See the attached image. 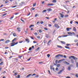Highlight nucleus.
Masks as SVG:
<instances>
[{"mask_svg": "<svg viewBox=\"0 0 78 78\" xmlns=\"http://www.w3.org/2000/svg\"><path fill=\"white\" fill-rule=\"evenodd\" d=\"M63 63H64V64H66V65H69V64H70V63L67 62L66 61H64Z\"/></svg>", "mask_w": 78, "mask_h": 78, "instance_id": "9", "label": "nucleus"}, {"mask_svg": "<svg viewBox=\"0 0 78 78\" xmlns=\"http://www.w3.org/2000/svg\"><path fill=\"white\" fill-rule=\"evenodd\" d=\"M8 2H9L8 1V0H6L5 2V3H8Z\"/></svg>", "mask_w": 78, "mask_h": 78, "instance_id": "40", "label": "nucleus"}, {"mask_svg": "<svg viewBox=\"0 0 78 78\" xmlns=\"http://www.w3.org/2000/svg\"><path fill=\"white\" fill-rule=\"evenodd\" d=\"M67 33L68 34H69V35H72L73 34L74 35H75V33H74V32H68Z\"/></svg>", "mask_w": 78, "mask_h": 78, "instance_id": "5", "label": "nucleus"}, {"mask_svg": "<svg viewBox=\"0 0 78 78\" xmlns=\"http://www.w3.org/2000/svg\"><path fill=\"white\" fill-rule=\"evenodd\" d=\"M3 64V62H1L0 63V66H2V64Z\"/></svg>", "mask_w": 78, "mask_h": 78, "instance_id": "36", "label": "nucleus"}, {"mask_svg": "<svg viewBox=\"0 0 78 78\" xmlns=\"http://www.w3.org/2000/svg\"><path fill=\"white\" fill-rule=\"evenodd\" d=\"M34 25H31L29 27V28H31V27H34Z\"/></svg>", "mask_w": 78, "mask_h": 78, "instance_id": "25", "label": "nucleus"}, {"mask_svg": "<svg viewBox=\"0 0 78 78\" xmlns=\"http://www.w3.org/2000/svg\"><path fill=\"white\" fill-rule=\"evenodd\" d=\"M47 12V10H44L42 11V12Z\"/></svg>", "mask_w": 78, "mask_h": 78, "instance_id": "31", "label": "nucleus"}, {"mask_svg": "<svg viewBox=\"0 0 78 78\" xmlns=\"http://www.w3.org/2000/svg\"><path fill=\"white\" fill-rule=\"evenodd\" d=\"M17 30H18V32L20 31V27L17 28Z\"/></svg>", "mask_w": 78, "mask_h": 78, "instance_id": "17", "label": "nucleus"}, {"mask_svg": "<svg viewBox=\"0 0 78 78\" xmlns=\"http://www.w3.org/2000/svg\"><path fill=\"white\" fill-rule=\"evenodd\" d=\"M60 66H61V65H60V64H58L57 65V67H60Z\"/></svg>", "mask_w": 78, "mask_h": 78, "instance_id": "24", "label": "nucleus"}, {"mask_svg": "<svg viewBox=\"0 0 78 78\" xmlns=\"http://www.w3.org/2000/svg\"><path fill=\"white\" fill-rule=\"evenodd\" d=\"M40 23H41V24H43V23H44V21H41L40 22Z\"/></svg>", "mask_w": 78, "mask_h": 78, "instance_id": "37", "label": "nucleus"}, {"mask_svg": "<svg viewBox=\"0 0 78 78\" xmlns=\"http://www.w3.org/2000/svg\"><path fill=\"white\" fill-rule=\"evenodd\" d=\"M43 62H39V64H43Z\"/></svg>", "mask_w": 78, "mask_h": 78, "instance_id": "46", "label": "nucleus"}, {"mask_svg": "<svg viewBox=\"0 0 78 78\" xmlns=\"http://www.w3.org/2000/svg\"><path fill=\"white\" fill-rule=\"evenodd\" d=\"M39 33H42V30H39Z\"/></svg>", "mask_w": 78, "mask_h": 78, "instance_id": "41", "label": "nucleus"}, {"mask_svg": "<svg viewBox=\"0 0 78 78\" xmlns=\"http://www.w3.org/2000/svg\"><path fill=\"white\" fill-rule=\"evenodd\" d=\"M36 75V73H34L32 75V76H34V75Z\"/></svg>", "mask_w": 78, "mask_h": 78, "instance_id": "57", "label": "nucleus"}, {"mask_svg": "<svg viewBox=\"0 0 78 78\" xmlns=\"http://www.w3.org/2000/svg\"><path fill=\"white\" fill-rule=\"evenodd\" d=\"M31 49H32V48H30L29 49V50L30 51V50H31Z\"/></svg>", "mask_w": 78, "mask_h": 78, "instance_id": "50", "label": "nucleus"}, {"mask_svg": "<svg viewBox=\"0 0 78 78\" xmlns=\"http://www.w3.org/2000/svg\"><path fill=\"white\" fill-rule=\"evenodd\" d=\"M59 56H60V57H62L63 56V55L61 54H59L55 56V57L56 58H57V57H59Z\"/></svg>", "mask_w": 78, "mask_h": 78, "instance_id": "6", "label": "nucleus"}, {"mask_svg": "<svg viewBox=\"0 0 78 78\" xmlns=\"http://www.w3.org/2000/svg\"><path fill=\"white\" fill-rule=\"evenodd\" d=\"M62 71H64V69H62V70H60L58 73H62Z\"/></svg>", "mask_w": 78, "mask_h": 78, "instance_id": "19", "label": "nucleus"}, {"mask_svg": "<svg viewBox=\"0 0 78 78\" xmlns=\"http://www.w3.org/2000/svg\"><path fill=\"white\" fill-rule=\"evenodd\" d=\"M17 76H18V78H20V75H18Z\"/></svg>", "mask_w": 78, "mask_h": 78, "instance_id": "63", "label": "nucleus"}, {"mask_svg": "<svg viewBox=\"0 0 78 78\" xmlns=\"http://www.w3.org/2000/svg\"><path fill=\"white\" fill-rule=\"evenodd\" d=\"M23 41H20L19 42V43H22Z\"/></svg>", "mask_w": 78, "mask_h": 78, "instance_id": "58", "label": "nucleus"}, {"mask_svg": "<svg viewBox=\"0 0 78 78\" xmlns=\"http://www.w3.org/2000/svg\"><path fill=\"white\" fill-rule=\"evenodd\" d=\"M31 75H32V74H30L29 75H27V78H28V77H30Z\"/></svg>", "mask_w": 78, "mask_h": 78, "instance_id": "14", "label": "nucleus"}, {"mask_svg": "<svg viewBox=\"0 0 78 78\" xmlns=\"http://www.w3.org/2000/svg\"><path fill=\"white\" fill-rule=\"evenodd\" d=\"M66 78H70V77L69 76H68L66 77Z\"/></svg>", "mask_w": 78, "mask_h": 78, "instance_id": "64", "label": "nucleus"}, {"mask_svg": "<svg viewBox=\"0 0 78 78\" xmlns=\"http://www.w3.org/2000/svg\"><path fill=\"white\" fill-rule=\"evenodd\" d=\"M61 42L62 43V44H66V42L65 41H61Z\"/></svg>", "mask_w": 78, "mask_h": 78, "instance_id": "15", "label": "nucleus"}, {"mask_svg": "<svg viewBox=\"0 0 78 78\" xmlns=\"http://www.w3.org/2000/svg\"><path fill=\"white\" fill-rule=\"evenodd\" d=\"M3 5H1V6H0V8H2V7H3Z\"/></svg>", "mask_w": 78, "mask_h": 78, "instance_id": "45", "label": "nucleus"}, {"mask_svg": "<svg viewBox=\"0 0 78 78\" xmlns=\"http://www.w3.org/2000/svg\"><path fill=\"white\" fill-rule=\"evenodd\" d=\"M69 17V15H65V17Z\"/></svg>", "mask_w": 78, "mask_h": 78, "instance_id": "44", "label": "nucleus"}, {"mask_svg": "<svg viewBox=\"0 0 78 78\" xmlns=\"http://www.w3.org/2000/svg\"><path fill=\"white\" fill-rule=\"evenodd\" d=\"M31 58H29L27 59V61H30V59H31Z\"/></svg>", "mask_w": 78, "mask_h": 78, "instance_id": "59", "label": "nucleus"}, {"mask_svg": "<svg viewBox=\"0 0 78 78\" xmlns=\"http://www.w3.org/2000/svg\"><path fill=\"white\" fill-rule=\"evenodd\" d=\"M54 26L55 27L57 28H59L60 27L59 26L56 24H54Z\"/></svg>", "mask_w": 78, "mask_h": 78, "instance_id": "8", "label": "nucleus"}, {"mask_svg": "<svg viewBox=\"0 0 78 78\" xmlns=\"http://www.w3.org/2000/svg\"><path fill=\"white\" fill-rule=\"evenodd\" d=\"M35 77H36V78H38V77H39V75H37L36 76H35Z\"/></svg>", "mask_w": 78, "mask_h": 78, "instance_id": "49", "label": "nucleus"}, {"mask_svg": "<svg viewBox=\"0 0 78 78\" xmlns=\"http://www.w3.org/2000/svg\"><path fill=\"white\" fill-rule=\"evenodd\" d=\"M66 30L67 31H70V28L69 27H67L66 29Z\"/></svg>", "mask_w": 78, "mask_h": 78, "instance_id": "13", "label": "nucleus"}, {"mask_svg": "<svg viewBox=\"0 0 78 78\" xmlns=\"http://www.w3.org/2000/svg\"><path fill=\"white\" fill-rule=\"evenodd\" d=\"M71 69V68H70V66H69V67L68 68V70H70Z\"/></svg>", "mask_w": 78, "mask_h": 78, "instance_id": "23", "label": "nucleus"}, {"mask_svg": "<svg viewBox=\"0 0 78 78\" xmlns=\"http://www.w3.org/2000/svg\"><path fill=\"white\" fill-rule=\"evenodd\" d=\"M39 16V14H36L35 15V17H37V16Z\"/></svg>", "mask_w": 78, "mask_h": 78, "instance_id": "32", "label": "nucleus"}, {"mask_svg": "<svg viewBox=\"0 0 78 78\" xmlns=\"http://www.w3.org/2000/svg\"><path fill=\"white\" fill-rule=\"evenodd\" d=\"M47 56L48 58H49L50 57V54H48Z\"/></svg>", "mask_w": 78, "mask_h": 78, "instance_id": "43", "label": "nucleus"}, {"mask_svg": "<svg viewBox=\"0 0 78 78\" xmlns=\"http://www.w3.org/2000/svg\"><path fill=\"white\" fill-rule=\"evenodd\" d=\"M37 39H40V38H41V37H40V36H37Z\"/></svg>", "mask_w": 78, "mask_h": 78, "instance_id": "52", "label": "nucleus"}, {"mask_svg": "<svg viewBox=\"0 0 78 78\" xmlns=\"http://www.w3.org/2000/svg\"><path fill=\"white\" fill-rule=\"evenodd\" d=\"M34 35H37V32H35V33H34Z\"/></svg>", "mask_w": 78, "mask_h": 78, "instance_id": "55", "label": "nucleus"}, {"mask_svg": "<svg viewBox=\"0 0 78 78\" xmlns=\"http://www.w3.org/2000/svg\"><path fill=\"white\" fill-rule=\"evenodd\" d=\"M7 14V13H4V14L3 15V16H6Z\"/></svg>", "mask_w": 78, "mask_h": 78, "instance_id": "48", "label": "nucleus"}, {"mask_svg": "<svg viewBox=\"0 0 78 78\" xmlns=\"http://www.w3.org/2000/svg\"><path fill=\"white\" fill-rule=\"evenodd\" d=\"M57 47L58 48H62V47L61 46H60L57 45Z\"/></svg>", "mask_w": 78, "mask_h": 78, "instance_id": "22", "label": "nucleus"}, {"mask_svg": "<svg viewBox=\"0 0 78 78\" xmlns=\"http://www.w3.org/2000/svg\"><path fill=\"white\" fill-rule=\"evenodd\" d=\"M16 39H17V38H15L12 41V43L11 44V46L10 47H12L13 46H14V45H17V44H18V42H16V43L15 42H13L14 41H16Z\"/></svg>", "mask_w": 78, "mask_h": 78, "instance_id": "2", "label": "nucleus"}, {"mask_svg": "<svg viewBox=\"0 0 78 78\" xmlns=\"http://www.w3.org/2000/svg\"><path fill=\"white\" fill-rule=\"evenodd\" d=\"M36 5V3H34L33 5V7H34V6H35Z\"/></svg>", "mask_w": 78, "mask_h": 78, "instance_id": "33", "label": "nucleus"}, {"mask_svg": "<svg viewBox=\"0 0 78 78\" xmlns=\"http://www.w3.org/2000/svg\"><path fill=\"white\" fill-rule=\"evenodd\" d=\"M52 9L51 8H48L47 9V11L48 12L50 11H51Z\"/></svg>", "mask_w": 78, "mask_h": 78, "instance_id": "10", "label": "nucleus"}, {"mask_svg": "<svg viewBox=\"0 0 78 78\" xmlns=\"http://www.w3.org/2000/svg\"><path fill=\"white\" fill-rule=\"evenodd\" d=\"M60 15H61V17H62V18H63V17H64V15L63 14H60Z\"/></svg>", "mask_w": 78, "mask_h": 78, "instance_id": "28", "label": "nucleus"}, {"mask_svg": "<svg viewBox=\"0 0 78 78\" xmlns=\"http://www.w3.org/2000/svg\"><path fill=\"white\" fill-rule=\"evenodd\" d=\"M4 41V39H2L0 40V41Z\"/></svg>", "mask_w": 78, "mask_h": 78, "instance_id": "61", "label": "nucleus"}, {"mask_svg": "<svg viewBox=\"0 0 78 78\" xmlns=\"http://www.w3.org/2000/svg\"><path fill=\"white\" fill-rule=\"evenodd\" d=\"M51 41V40H50L48 42L47 44H49V43H50V42Z\"/></svg>", "mask_w": 78, "mask_h": 78, "instance_id": "30", "label": "nucleus"}, {"mask_svg": "<svg viewBox=\"0 0 78 78\" xmlns=\"http://www.w3.org/2000/svg\"><path fill=\"white\" fill-rule=\"evenodd\" d=\"M66 45H67V46H65V47L66 48H67V49H70V48L69 47H68V46H69V45H70V44H66Z\"/></svg>", "mask_w": 78, "mask_h": 78, "instance_id": "4", "label": "nucleus"}, {"mask_svg": "<svg viewBox=\"0 0 78 78\" xmlns=\"http://www.w3.org/2000/svg\"><path fill=\"white\" fill-rule=\"evenodd\" d=\"M25 40L28 43H29V42H30V41H29V39H26Z\"/></svg>", "mask_w": 78, "mask_h": 78, "instance_id": "18", "label": "nucleus"}, {"mask_svg": "<svg viewBox=\"0 0 78 78\" xmlns=\"http://www.w3.org/2000/svg\"><path fill=\"white\" fill-rule=\"evenodd\" d=\"M44 29L45 30H46V31H47V30H48V29H47V27L44 28Z\"/></svg>", "mask_w": 78, "mask_h": 78, "instance_id": "35", "label": "nucleus"}, {"mask_svg": "<svg viewBox=\"0 0 78 78\" xmlns=\"http://www.w3.org/2000/svg\"><path fill=\"white\" fill-rule=\"evenodd\" d=\"M73 31L76 32V28L75 27H74L73 28Z\"/></svg>", "mask_w": 78, "mask_h": 78, "instance_id": "12", "label": "nucleus"}, {"mask_svg": "<svg viewBox=\"0 0 78 78\" xmlns=\"http://www.w3.org/2000/svg\"><path fill=\"white\" fill-rule=\"evenodd\" d=\"M64 60H65L64 59L60 60L58 61V63H60V62H61V61H64Z\"/></svg>", "mask_w": 78, "mask_h": 78, "instance_id": "16", "label": "nucleus"}, {"mask_svg": "<svg viewBox=\"0 0 78 78\" xmlns=\"http://www.w3.org/2000/svg\"><path fill=\"white\" fill-rule=\"evenodd\" d=\"M76 76L77 77V78H78V74H76Z\"/></svg>", "mask_w": 78, "mask_h": 78, "instance_id": "42", "label": "nucleus"}, {"mask_svg": "<svg viewBox=\"0 0 78 78\" xmlns=\"http://www.w3.org/2000/svg\"><path fill=\"white\" fill-rule=\"evenodd\" d=\"M13 35L14 36H17V34H13Z\"/></svg>", "mask_w": 78, "mask_h": 78, "instance_id": "34", "label": "nucleus"}, {"mask_svg": "<svg viewBox=\"0 0 78 78\" xmlns=\"http://www.w3.org/2000/svg\"><path fill=\"white\" fill-rule=\"evenodd\" d=\"M58 70V68H55V70L57 71V70Z\"/></svg>", "mask_w": 78, "mask_h": 78, "instance_id": "62", "label": "nucleus"}, {"mask_svg": "<svg viewBox=\"0 0 78 78\" xmlns=\"http://www.w3.org/2000/svg\"><path fill=\"white\" fill-rule=\"evenodd\" d=\"M46 19H49L50 18L49 17H46Z\"/></svg>", "mask_w": 78, "mask_h": 78, "instance_id": "60", "label": "nucleus"}, {"mask_svg": "<svg viewBox=\"0 0 78 78\" xmlns=\"http://www.w3.org/2000/svg\"><path fill=\"white\" fill-rule=\"evenodd\" d=\"M78 40H74V42H78Z\"/></svg>", "mask_w": 78, "mask_h": 78, "instance_id": "38", "label": "nucleus"}, {"mask_svg": "<svg viewBox=\"0 0 78 78\" xmlns=\"http://www.w3.org/2000/svg\"><path fill=\"white\" fill-rule=\"evenodd\" d=\"M17 5H15L14 6H13L12 7V8H16V7H17Z\"/></svg>", "mask_w": 78, "mask_h": 78, "instance_id": "47", "label": "nucleus"}, {"mask_svg": "<svg viewBox=\"0 0 78 78\" xmlns=\"http://www.w3.org/2000/svg\"><path fill=\"white\" fill-rule=\"evenodd\" d=\"M73 58V59H77V58H76L74 56L71 55L69 57V59H71V58Z\"/></svg>", "mask_w": 78, "mask_h": 78, "instance_id": "3", "label": "nucleus"}, {"mask_svg": "<svg viewBox=\"0 0 78 78\" xmlns=\"http://www.w3.org/2000/svg\"><path fill=\"white\" fill-rule=\"evenodd\" d=\"M71 62H72V63H74V60H73V59H71Z\"/></svg>", "mask_w": 78, "mask_h": 78, "instance_id": "20", "label": "nucleus"}, {"mask_svg": "<svg viewBox=\"0 0 78 78\" xmlns=\"http://www.w3.org/2000/svg\"><path fill=\"white\" fill-rule=\"evenodd\" d=\"M20 20H21V21H22V22H24V20H22V19H20Z\"/></svg>", "mask_w": 78, "mask_h": 78, "instance_id": "53", "label": "nucleus"}, {"mask_svg": "<svg viewBox=\"0 0 78 78\" xmlns=\"http://www.w3.org/2000/svg\"><path fill=\"white\" fill-rule=\"evenodd\" d=\"M14 16L13 15L12 17L10 18L9 19H10V20H12V19L13 18H14Z\"/></svg>", "mask_w": 78, "mask_h": 78, "instance_id": "26", "label": "nucleus"}, {"mask_svg": "<svg viewBox=\"0 0 78 78\" xmlns=\"http://www.w3.org/2000/svg\"><path fill=\"white\" fill-rule=\"evenodd\" d=\"M9 42H10V40H7L6 41H5V44H7V43H9Z\"/></svg>", "mask_w": 78, "mask_h": 78, "instance_id": "11", "label": "nucleus"}, {"mask_svg": "<svg viewBox=\"0 0 78 78\" xmlns=\"http://www.w3.org/2000/svg\"><path fill=\"white\" fill-rule=\"evenodd\" d=\"M17 72H15V73L14 75H17Z\"/></svg>", "mask_w": 78, "mask_h": 78, "instance_id": "39", "label": "nucleus"}, {"mask_svg": "<svg viewBox=\"0 0 78 78\" xmlns=\"http://www.w3.org/2000/svg\"><path fill=\"white\" fill-rule=\"evenodd\" d=\"M18 57L17 58H22V56H18Z\"/></svg>", "mask_w": 78, "mask_h": 78, "instance_id": "27", "label": "nucleus"}, {"mask_svg": "<svg viewBox=\"0 0 78 78\" xmlns=\"http://www.w3.org/2000/svg\"><path fill=\"white\" fill-rule=\"evenodd\" d=\"M76 67H78V62H77L76 63Z\"/></svg>", "mask_w": 78, "mask_h": 78, "instance_id": "51", "label": "nucleus"}, {"mask_svg": "<svg viewBox=\"0 0 78 78\" xmlns=\"http://www.w3.org/2000/svg\"><path fill=\"white\" fill-rule=\"evenodd\" d=\"M68 36L69 35H63L62 37H67V36Z\"/></svg>", "mask_w": 78, "mask_h": 78, "instance_id": "21", "label": "nucleus"}, {"mask_svg": "<svg viewBox=\"0 0 78 78\" xmlns=\"http://www.w3.org/2000/svg\"><path fill=\"white\" fill-rule=\"evenodd\" d=\"M52 2L53 3H56V0H53Z\"/></svg>", "mask_w": 78, "mask_h": 78, "instance_id": "29", "label": "nucleus"}, {"mask_svg": "<svg viewBox=\"0 0 78 78\" xmlns=\"http://www.w3.org/2000/svg\"><path fill=\"white\" fill-rule=\"evenodd\" d=\"M16 39H17V38H15L12 41V43L11 44V46L10 47H12L13 46H14V45H17V44H18V42H16V43L15 42H13L14 41H16Z\"/></svg>", "mask_w": 78, "mask_h": 78, "instance_id": "1", "label": "nucleus"}, {"mask_svg": "<svg viewBox=\"0 0 78 78\" xmlns=\"http://www.w3.org/2000/svg\"><path fill=\"white\" fill-rule=\"evenodd\" d=\"M40 48V47H38V48H37L36 49V50H39Z\"/></svg>", "mask_w": 78, "mask_h": 78, "instance_id": "56", "label": "nucleus"}, {"mask_svg": "<svg viewBox=\"0 0 78 78\" xmlns=\"http://www.w3.org/2000/svg\"><path fill=\"white\" fill-rule=\"evenodd\" d=\"M53 5H54V4L53 3H48L47 4V6H53Z\"/></svg>", "mask_w": 78, "mask_h": 78, "instance_id": "7", "label": "nucleus"}, {"mask_svg": "<svg viewBox=\"0 0 78 78\" xmlns=\"http://www.w3.org/2000/svg\"><path fill=\"white\" fill-rule=\"evenodd\" d=\"M72 23H73V21H71L70 22V23L71 24H72Z\"/></svg>", "mask_w": 78, "mask_h": 78, "instance_id": "54", "label": "nucleus"}]
</instances>
